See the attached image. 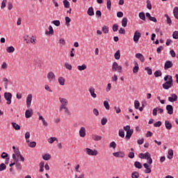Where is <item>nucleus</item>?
<instances>
[{"mask_svg": "<svg viewBox=\"0 0 178 178\" xmlns=\"http://www.w3.org/2000/svg\"><path fill=\"white\" fill-rule=\"evenodd\" d=\"M164 81H165V83L162 85L163 88H164V90H169V88H172V86H173V79L172 78V76H165L164 77Z\"/></svg>", "mask_w": 178, "mask_h": 178, "instance_id": "nucleus-1", "label": "nucleus"}, {"mask_svg": "<svg viewBox=\"0 0 178 178\" xmlns=\"http://www.w3.org/2000/svg\"><path fill=\"white\" fill-rule=\"evenodd\" d=\"M84 152H86L87 154V155H90L91 156H97V155H98V151L96 149H91L88 147L84 149Z\"/></svg>", "mask_w": 178, "mask_h": 178, "instance_id": "nucleus-2", "label": "nucleus"}, {"mask_svg": "<svg viewBox=\"0 0 178 178\" xmlns=\"http://www.w3.org/2000/svg\"><path fill=\"white\" fill-rule=\"evenodd\" d=\"M4 98L6 101H7V105H10L12 104V93L6 92L4 93Z\"/></svg>", "mask_w": 178, "mask_h": 178, "instance_id": "nucleus-3", "label": "nucleus"}, {"mask_svg": "<svg viewBox=\"0 0 178 178\" xmlns=\"http://www.w3.org/2000/svg\"><path fill=\"white\" fill-rule=\"evenodd\" d=\"M112 72L122 73V66L119 65L116 62H114L112 65Z\"/></svg>", "mask_w": 178, "mask_h": 178, "instance_id": "nucleus-4", "label": "nucleus"}, {"mask_svg": "<svg viewBox=\"0 0 178 178\" xmlns=\"http://www.w3.org/2000/svg\"><path fill=\"white\" fill-rule=\"evenodd\" d=\"M141 38V33L138 31H135L134 35V42H138V40Z\"/></svg>", "mask_w": 178, "mask_h": 178, "instance_id": "nucleus-5", "label": "nucleus"}, {"mask_svg": "<svg viewBox=\"0 0 178 178\" xmlns=\"http://www.w3.org/2000/svg\"><path fill=\"white\" fill-rule=\"evenodd\" d=\"M33 101V95L29 94L26 97V106L30 108L31 106V102Z\"/></svg>", "mask_w": 178, "mask_h": 178, "instance_id": "nucleus-6", "label": "nucleus"}, {"mask_svg": "<svg viewBox=\"0 0 178 178\" xmlns=\"http://www.w3.org/2000/svg\"><path fill=\"white\" fill-rule=\"evenodd\" d=\"M47 79L49 81H55L56 80L55 74L51 71L47 74Z\"/></svg>", "mask_w": 178, "mask_h": 178, "instance_id": "nucleus-7", "label": "nucleus"}, {"mask_svg": "<svg viewBox=\"0 0 178 178\" xmlns=\"http://www.w3.org/2000/svg\"><path fill=\"white\" fill-rule=\"evenodd\" d=\"M134 67L132 71H133V73H134V74H137V73H138V70H140V67H138V63H137V61L134 60Z\"/></svg>", "mask_w": 178, "mask_h": 178, "instance_id": "nucleus-8", "label": "nucleus"}, {"mask_svg": "<svg viewBox=\"0 0 178 178\" xmlns=\"http://www.w3.org/2000/svg\"><path fill=\"white\" fill-rule=\"evenodd\" d=\"M173 67V63L170 60L165 61L164 64V69L165 70H168V69H170V67Z\"/></svg>", "mask_w": 178, "mask_h": 178, "instance_id": "nucleus-9", "label": "nucleus"}, {"mask_svg": "<svg viewBox=\"0 0 178 178\" xmlns=\"http://www.w3.org/2000/svg\"><path fill=\"white\" fill-rule=\"evenodd\" d=\"M171 97H168V101L170 102H176V101H177V95L176 94H171L170 95Z\"/></svg>", "mask_w": 178, "mask_h": 178, "instance_id": "nucleus-10", "label": "nucleus"}, {"mask_svg": "<svg viewBox=\"0 0 178 178\" xmlns=\"http://www.w3.org/2000/svg\"><path fill=\"white\" fill-rule=\"evenodd\" d=\"M33 116V109H29L25 111V118L26 119H30Z\"/></svg>", "mask_w": 178, "mask_h": 178, "instance_id": "nucleus-11", "label": "nucleus"}, {"mask_svg": "<svg viewBox=\"0 0 178 178\" xmlns=\"http://www.w3.org/2000/svg\"><path fill=\"white\" fill-rule=\"evenodd\" d=\"M165 109L168 115H173V106L168 104L166 106Z\"/></svg>", "mask_w": 178, "mask_h": 178, "instance_id": "nucleus-12", "label": "nucleus"}, {"mask_svg": "<svg viewBox=\"0 0 178 178\" xmlns=\"http://www.w3.org/2000/svg\"><path fill=\"white\" fill-rule=\"evenodd\" d=\"M113 156H115V158H124V153L122 152H117L113 153Z\"/></svg>", "mask_w": 178, "mask_h": 178, "instance_id": "nucleus-13", "label": "nucleus"}, {"mask_svg": "<svg viewBox=\"0 0 178 178\" xmlns=\"http://www.w3.org/2000/svg\"><path fill=\"white\" fill-rule=\"evenodd\" d=\"M135 56H136V58H137V59L140 60L142 62V63H143V62H145V58H144V56L142 54L137 53L135 55Z\"/></svg>", "mask_w": 178, "mask_h": 178, "instance_id": "nucleus-14", "label": "nucleus"}, {"mask_svg": "<svg viewBox=\"0 0 178 178\" xmlns=\"http://www.w3.org/2000/svg\"><path fill=\"white\" fill-rule=\"evenodd\" d=\"M149 155H151V154H149V152H146V153H140L139 154V158H140V159H147Z\"/></svg>", "mask_w": 178, "mask_h": 178, "instance_id": "nucleus-15", "label": "nucleus"}, {"mask_svg": "<svg viewBox=\"0 0 178 178\" xmlns=\"http://www.w3.org/2000/svg\"><path fill=\"white\" fill-rule=\"evenodd\" d=\"M63 109H64L65 111V113H66L67 115H68V116H70V111H69V108H67V107H66V106H60L59 111H62Z\"/></svg>", "mask_w": 178, "mask_h": 178, "instance_id": "nucleus-16", "label": "nucleus"}, {"mask_svg": "<svg viewBox=\"0 0 178 178\" xmlns=\"http://www.w3.org/2000/svg\"><path fill=\"white\" fill-rule=\"evenodd\" d=\"M59 101L62 105L60 106H67V99L62 97H59Z\"/></svg>", "mask_w": 178, "mask_h": 178, "instance_id": "nucleus-17", "label": "nucleus"}, {"mask_svg": "<svg viewBox=\"0 0 178 178\" xmlns=\"http://www.w3.org/2000/svg\"><path fill=\"white\" fill-rule=\"evenodd\" d=\"M134 132V131L133 129H131L130 131H127L125 139L130 140V138H131V136H133Z\"/></svg>", "mask_w": 178, "mask_h": 178, "instance_id": "nucleus-18", "label": "nucleus"}, {"mask_svg": "<svg viewBox=\"0 0 178 178\" xmlns=\"http://www.w3.org/2000/svg\"><path fill=\"white\" fill-rule=\"evenodd\" d=\"M146 17L150 20V22H154V23H156V18L154 17H152L149 13H146Z\"/></svg>", "mask_w": 178, "mask_h": 178, "instance_id": "nucleus-19", "label": "nucleus"}, {"mask_svg": "<svg viewBox=\"0 0 178 178\" xmlns=\"http://www.w3.org/2000/svg\"><path fill=\"white\" fill-rule=\"evenodd\" d=\"M89 92L92 98H97V94H95V89L94 88L90 87L89 88Z\"/></svg>", "mask_w": 178, "mask_h": 178, "instance_id": "nucleus-20", "label": "nucleus"}, {"mask_svg": "<svg viewBox=\"0 0 178 178\" xmlns=\"http://www.w3.org/2000/svg\"><path fill=\"white\" fill-rule=\"evenodd\" d=\"M45 34L47 35H54V28L52 27V26L50 25L49 26V31H46Z\"/></svg>", "mask_w": 178, "mask_h": 178, "instance_id": "nucleus-21", "label": "nucleus"}, {"mask_svg": "<svg viewBox=\"0 0 178 178\" xmlns=\"http://www.w3.org/2000/svg\"><path fill=\"white\" fill-rule=\"evenodd\" d=\"M79 136L80 137L84 138L86 136V128L84 127H81L79 130Z\"/></svg>", "mask_w": 178, "mask_h": 178, "instance_id": "nucleus-22", "label": "nucleus"}, {"mask_svg": "<svg viewBox=\"0 0 178 178\" xmlns=\"http://www.w3.org/2000/svg\"><path fill=\"white\" fill-rule=\"evenodd\" d=\"M165 126L167 130H172V123H170L168 120L165 121Z\"/></svg>", "mask_w": 178, "mask_h": 178, "instance_id": "nucleus-23", "label": "nucleus"}, {"mask_svg": "<svg viewBox=\"0 0 178 178\" xmlns=\"http://www.w3.org/2000/svg\"><path fill=\"white\" fill-rule=\"evenodd\" d=\"M92 138L95 141H101L102 140V136H98L97 134H93L92 136Z\"/></svg>", "mask_w": 178, "mask_h": 178, "instance_id": "nucleus-24", "label": "nucleus"}, {"mask_svg": "<svg viewBox=\"0 0 178 178\" xmlns=\"http://www.w3.org/2000/svg\"><path fill=\"white\" fill-rule=\"evenodd\" d=\"M42 159H44V161H49V159H51V154L48 153L44 154V155L42 156Z\"/></svg>", "mask_w": 178, "mask_h": 178, "instance_id": "nucleus-25", "label": "nucleus"}, {"mask_svg": "<svg viewBox=\"0 0 178 178\" xmlns=\"http://www.w3.org/2000/svg\"><path fill=\"white\" fill-rule=\"evenodd\" d=\"M134 166L136 169H141L143 168V165L139 161H135Z\"/></svg>", "mask_w": 178, "mask_h": 178, "instance_id": "nucleus-26", "label": "nucleus"}, {"mask_svg": "<svg viewBox=\"0 0 178 178\" xmlns=\"http://www.w3.org/2000/svg\"><path fill=\"white\" fill-rule=\"evenodd\" d=\"M114 58L115 59H116L117 60H119V59H120V50H118L115 54H114Z\"/></svg>", "mask_w": 178, "mask_h": 178, "instance_id": "nucleus-27", "label": "nucleus"}, {"mask_svg": "<svg viewBox=\"0 0 178 178\" xmlns=\"http://www.w3.org/2000/svg\"><path fill=\"white\" fill-rule=\"evenodd\" d=\"M88 15L89 16H94V8L92 7H90L88 9Z\"/></svg>", "mask_w": 178, "mask_h": 178, "instance_id": "nucleus-28", "label": "nucleus"}, {"mask_svg": "<svg viewBox=\"0 0 178 178\" xmlns=\"http://www.w3.org/2000/svg\"><path fill=\"white\" fill-rule=\"evenodd\" d=\"M11 124L15 130H20V125L17 124L16 122H12Z\"/></svg>", "mask_w": 178, "mask_h": 178, "instance_id": "nucleus-29", "label": "nucleus"}, {"mask_svg": "<svg viewBox=\"0 0 178 178\" xmlns=\"http://www.w3.org/2000/svg\"><path fill=\"white\" fill-rule=\"evenodd\" d=\"M28 145L29 147H30V148H35V146L37 145V143H35V141H33V142H30L28 143Z\"/></svg>", "mask_w": 178, "mask_h": 178, "instance_id": "nucleus-30", "label": "nucleus"}, {"mask_svg": "<svg viewBox=\"0 0 178 178\" xmlns=\"http://www.w3.org/2000/svg\"><path fill=\"white\" fill-rule=\"evenodd\" d=\"M58 83L60 86H65V78L60 76L58 78Z\"/></svg>", "mask_w": 178, "mask_h": 178, "instance_id": "nucleus-31", "label": "nucleus"}, {"mask_svg": "<svg viewBox=\"0 0 178 178\" xmlns=\"http://www.w3.org/2000/svg\"><path fill=\"white\" fill-rule=\"evenodd\" d=\"M7 52L9 54H12L13 52H15V47L13 46H10L6 48Z\"/></svg>", "mask_w": 178, "mask_h": 178, "instance_id": "nucleus-32", "label": "nucleus"}, {"mask_svg": "<svg viewBox=\"0 0 178 178\" xmlns=\"http://www.w3.org/2000/svg\"><path fill=\"white\" fill-rule=\"evenodd\" d=\"M77 67H78V70H80V72H81L87 69V65H86V64H83L82 65H79Z\"/></svg>", "mask_w": 178, "mask_h": 178, "instance_id": "nucleus-33", "label": "nucleus"}, {"mask_svg": "<svg viewBox=\"0 0 178 178\" xmlns=\"http://www.w3.org/2000/svg\"><path fill=\"white\" fill-rule=\"evenodd\" d=\"M173 13L175 19H177L178 20V7H175L173 10Z\"/></svg>", "mask_w": 178, "mask_h": 178, "instance_id": "nucleus-34", "label": "nucleus"}, {"mask_svg": "<svg viewBox=\"0 0 178 178\" xmlns=\"http://www.w3.org/2000/svg\"><path fill=\"white\" fill-rule=\"evenodd\" d=\"M131 177L132 178H138L140 177V173L138 172L135 171L131 173Z\"/></svg>", "mask_w": 178, "mask_h": 178, "instance_id": "nucleus-35", "label": "nucleus"}, {"mask_svg": "<svg viewBox=\"0 0 178 178\" xmlns=\"http://www.w3.org/2000/svg\"><path fill=\"white\" fill-rule=\"evenodd\" d=\"M102 31L104 33V34H108L109 33V27L107 26H104L102 27Z\"/></svg>", "mask_w": 178, "mask_h": 178, "instance_id": "nucleus-36", "label": "nucleus"}, {"mask_svg": "<svg viewBox=\"0 0 178 178\" xmlns=\"http://www.w3.org/2000/svg\"><path fill=\"white\" fill-rule=\"evenodd\" d=\"M168 155H170V156H168V159H172L173 158V149H170L168 150Z\"/></svg>", "mask_w": 178, "mask_h": 178, "instance_id": "nucleus-37", "label": "nucleus"}, {"mask_svg": "<svg viewBox=\"0 0 178 178\" xmlns=\"http://www.w3.org/2000/svg\"><path fill=\"white\" fill-rule=\"evenodd\" d=\"M57 140L58 138H56V137H51L48 139V143H49L50 144H54V142Z\"/></svg>", "mask_w": 178, "mask_h": 178, "instance_id": "nucleus-38", "label": "nucleus"}, {"mask_svg": "<svg viewBox=\"0 0 178 178\" xmlns=\"http://www.w3.org/2000/svg\"><path fill=\"white\" fill-rule=\"evenodd\" d=\"M162 76V72L161 70H156L154 72V77H161Z\"/></svg>", "mask_w": 178, "mask_h": 178, "instance_id": "nucleus-39", "label": "nucleus"}, {"mask_svg": "<svg viewBox=\"0 0 178 178\" xmlns=\"http://www.w3.org/2000/svg\"><path fill=\"white\" fill-rule=\"evenodd\" d=\"M63 5H64V7L66 8H70V3L67 0L63 1Z\"/></svg>", "mask_w": 178, "mask_h": 178, "instance_id": "nucleus-40", "label": "nucleus"}, {"mask_svg": "<svg viewBox=\"0 0 178 178\" xmlns=\"http://www.w3.org/2000/svg\"><path fill=\"white\" fill-rule=\"evenodd\" d=\"M29 138H30V132L27 131L25 134V139L26 143H30V140H29Z\"/></svg>", "mask_w": 178, "mask_h": 178, "instance_id": "nucleus-41", "label": "nucleus"}, {"mask_svg": "<svg viewBox=\"0 0 178 178\" xmlns=\"http://www.w3.org/2000/svg\"><path fill=\"white\" fill-rule=\"evenodd\" d=\"M118 134H119L120 137H121L122 138H124V130L120 129Z\"/></svg>", "mask_w": 178, "mask_h": 178, "instance_id": "nucleus-42", "label": "nucleus"}, {"mask_svg": "<svg viewBox=\"0 0 178 178\" xmlns=\"http://www.w3.org/2000/svg\"><path fill=\"white\" fill-rule=\"evenodd\" d=\"M3 81L4 82V87L6 90H8V81H9V80L7 78H3Z\"/></svg>", "mask_w": 178, "mask_h": 178, "instance_id": "nucleus-43", "label": "nucleus"}, {"mask_svg": "<svg viewBox=\"0 0 178 178\" xmlns=\"http://www.w3.org/2000/svg\"><path fill=\"white\" fill-rule=\"evenodd\" d=\"M104 106L107 110H109V108H111V106H109V102H108V101H104Z\"/></svg>", "mask_w": 178, "mask_h": 178, "instance_id": "nucleus-44", "label": "nucleus"}, {"mask_svg": "<svg viewBox=\"0 0 178 178\" xmlns=\"http://www.w3.org/2000/svg\"><path fill=\"white\" fill-rule=\"evenodd\" d=\"M139 17L141 19V20L145 21V13L141 12L139 13Z\"/></svg>", "mask_w": 178, "mask_h": 178, "instance_id": "nucleus-45", "label": "nucleus"}, {"mask_svg": "<svg viewBox=\"0 0 178 178\" xmlns=\"http://www.w3.org/2000/svg\"><path fill=\"white\" fill-rule=\"evenodd\" d=\"M172 38H174V40H178V31H175L173 32Z\"/></svg>", "mask_w": 178, "mask_h": 178, "instance_id": "nucleus-46", "label": "nucleus"}, {"mask_svg": "<svg viewBox=\"0 0 178 178\" xmlns=\"http://www.w3.org/2000/svg\"><path fill=\"white\" fill-rule=\"evenodd\" d=\"M6 169V165L3 163L0 164V172H2V170H5Z\"/></svg>", "mask_w": 178, "mask_h": 178, "instance_id": "nucleus-47", "label": "nucleus"}, {"mask_svg": "<svg viewBox=\"0 0 178 178\" xmlns=\"http://www.w3.org/2000/svg\"><path fill=\"white\" fill-rule=\"evenodd\" d=\"M134 106L135 109H138V108H140V102H138V100L134 101Z\"/></svg>", "mask_w": 178, "mask_h": 178, "instance_id": "nucleus-48", "label": "nucleus"}, {"mask_svg": "<svg viewBox=\"0 0 178 178\" xmlns=\"http://www.w3.org/2000/svg\"><path fill=\"white\" fill-rule=\"evenodd\" d=\"M118 30H119V25L115 24L113 26V31H114V33H116V31H118Z\"/></svg>", "mask_w": 178, "mask_h": 178, "instance_id": "nucleus-49", "label": "nucleus"}, {"mask_svg": "<svg viewBox=\"0 0 178 178\" xmlns=\"http://www.w3.org/2000/svg\"><path fill=\"white\" fill-rule=\"evenodd\" d=\"M106 2L107 9H111V8L112 7V1H111V0H106Z\"/></svg>", "mask_w": 178, "mask_h": 178, "instance_id": "nucleus-50", "label": "nucleus"}, {"mask_svg": "<svg viewBox=\"0 0 178 178\" xmlns=\"http://www.w3.org/2000/svg\"><path fill=\"white\" fill-rule=\"evenodd\" d=\"M101 123H102V126H105V124H106V123H108V119L103 118L101 120Z\"/></svg>", "mask_w": 178, "mask_h": 178, "instance_id": "nucleus-51", "label": "nucleus"}, {"mask_svg": "<svg viewBox=\"0 0 178 178\" xmlns=\"http://www.w3.org/2000/svg\"><path fill=\"white\" fill-rule=\"evenodd\" d=\"M145 70L147 71V74H149V76H151V74H152V70L151 68H149V67H146L145 68Z\"/></svg>", "mask_w": 178, "mask_h": 178, "instance_id": "nucleus-52", "label": "nucleus"}, {"mask_svg": "<svg viewBox=\"0 0 178 178\" xmlns=\"http://www.w3.org/2000/svg\"><path fill=\"white\" fill-rule=\"evenodd\" d=\"M146 3H147V9H149V10L152 9V5L151 4V1H149V0H147Z\"/></svg>", "mask_w": 178, "mask_h": 178, "instance_id": "nucleus-53", "label": "nucleus"}, {"mask_svg": "<svg viewBox=\"0 0 178 178\" xmlns=\"http://www.w3.org/2000/svg\"><path fill=\"white\" fill-rule=\"evenodd\" d=\"M162 126V122L158 121L154 124V127H161Z\"/></svg>", "mask_w": 178, "mask_h": 178, "instance_id": "nucleus-54", "label": "nucleus"}, {"mask_svg": "<svg viewBox=\"0 0 178 178\" xmlns=\"http://www.w3.org/2000/svg\"><path fill=\"white\" fill-rule=\"evenodd\" d=\"M109 147L115 149V148H116V143H115V141L111 142L109 145Z\"/></svg>", "mask_w": 178, "mask_h": 178, "instance_id": "nucleus-55", "label": "nucleus"}, {"mask_svg": "<svg viewBox=\"0 0 178 178\" xmlns=\"http://www.w3.org/2000/svg\"><path fill=\"white\" fill-rule=\"evenodd\" d=\"M65 67H66V69H67L68 70H72V65L67 63H65Z\"/></svg>", "mask_w": 178, "mask_h": 178, "instance_id": "nucleus-56", "label": "nucleus"}, {"mask_svg": "<svg viewBox=\"0 0 178 178\" xmlns=\"http://www.w3.org/2000/svg\"><path fill=\"white\" fill-rule=\"evenodd\" d=\"M17 170H22V164L20 163H17L15 164Z\"/></svg>", "mask_w": 178, "mask_h": 178, "instance_id": "nucleus-57", "label": "nucleus"}, {"mask_svg": "<svg viewBox=\"0 0 178 178\" xmlns=\"http://www.w3.org/2000/svg\"><path fill=\"white\" fill-rule=\"evenodd\" d=\"M170 55H171L172 58H175L176 57V52H175V50L171 49L170 51Z\"/></svg>", "mask_w": 178, "mask_h": 178, "instance_id": "nucleus-58", "label": "nucleus"}, {"mask_svg": "<svg viewBox=\"0 0 178 178\" xmlns=\"http://www.w3.org/2000/svg\"><path fill=\"white\" fill-rule=\"evenodd\" d=\"M8 153H6V152H3V153L1 154V157L3 159H6V158H8Z\"/></svg>", "mask_w": 178, "mask_h": 178, "instance_id": "nucleus-59", "label": "nucleus"}, {"mask_svg": "<svg viewBox=\"0 0 178 178\" xmlns=\"http://www.w3.org/2000/svg\"><path fill=\"white\" fill-rule=\"evenodd\" d=\"M59 44H61V45H66V41H65V39L61 38L59 40Z\"/></svg>", "mask_w": 178, "mask_h": 178, "instance_id": "nucleus-60", "label": "nucleus"}, {"mask_svg": "<svg viewBox=\"0 0 178 178\" xmlns=\"http://www.w3.org/2000/svg\"><path fill=\"white\" fill-rule=\"evenodd\" d=\"M6 2L7 0H3V1L1 2V9H3V8H5L6 6Z\"/></svg>", "mask_w": 178, "mask_h": 178, "instance_id": "nucleus-61", "label": "nucleus"}, {"mask_svg": "<svg viewBox=\"0 0 178 178\" xmlns=\"http://www.w3.org/2000/svg\"><path fill=\"white\" fill-rule=\"evenodd\" d=\"M147 161V163L151 165L152 163V159L151 158V154H149V156L146 159Z\"/></svg>", "mask_w": 178, "mask_h": 178, "instance_id": "nucleus-62", "label": "nucleus"}, {"mask_svg": "<svg viewBox=\"0 0 178 178\" xmlns=\"http://www.w3.org/2000/svg\"><path fill=\"white\" fill-rule=\"evenodd\" d=\"M163 49V46H160L159 47H158L157 49H156L157 54H161V52H162Z\"/></svg>", "mask_w": 178, "mask_h": 178, "instance_id": "nucleus-63", "label": "nucleus"}, {"mask_svg": "<svg viewBox=\"0 0 178 178\" xmlns=\"http://www.w3.org/2000/svg\"><path fill=\"white\" fill-rule=\"evenodd\" d=\"M129 158H130L131 159H133V158H134V152H130L128 154Z\"/></svg>", "mask_w": 178, "mask_h": 178, "instance_id": "nucleus-64", "label": "nucleus"}]
</instances>
